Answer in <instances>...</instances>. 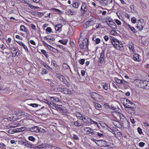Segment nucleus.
<instances>
[{
	"label": "nucleus",
	"mask_w": 149,
	"mask_h": 149,
	"mask_svg": "<svg viewBox=\"0 0 149 149\" xmlns=\"http://www.w3.org/2000/svg\"><path fill=\"white\" fill-rule=\"evenodd\" d=\"M135 85L137 87L149 89V82L143 81L139 79H136L134 81Z\"/></svg>",
	"instance_id": "nucleus-1"
},
{
	"label": "nucleus",
	"mask_w": 149,
	"mask_h": 149,
	"mask_svg": "<svg viewBox=\"0 0 149 149\" xmlns=\"http://www.w3.org/2000/svg\"><path fill=\"white\" fill-rule=\"evenodd\" d=\"M84 116L82 118L81 120H83V122L84 123H85L88 124H93L97 125L98 123L94 121L86 116Z\"/></svg>",
	"instance_id": "nucleus-2"
},
{
	"label": "nucleus",
	"mask_w": 149,
	"mask_h": 149,
	"mask_svg": "<svg viewBox=\"0 0 149 149\" xmlns=\"http://www.w3.org/2000/svg\"><path fill=\"white\" fill-rule=\"evenodd\" d=\"M9 50L12 54V56L15 57L17 55L18 51L17 48L14 47L12 45H9Z\"/></svg>",
	"instance_id": "nucleus-3"
},
{
	"label": "nucleus",
	"mask_w": 149,
	"mask_h": 149,
	"mask_svg": "<svg viewBox=\"0 0 149 149\" xmlns=\"http://www.w3.org/2000/svg\"><path fill=\"white\" fill-rule=\"evenodd\" d=\"M88 44V40L87 38L84 39L82 43L79 44L80 48L81 49H85L87 47Z\"/></svg>",
	"instance_id": "nucleus-4"
},
{
	"label": "nucleus",
	"mask_w": 149,
	"mask_h": 149,
	"mask_svg": "<svg viewBox=\"0 0 149 149\" xmlns=\"http://www.w3.org/2000/svg\"><path fill=\"white\" fill-rule=\"evenodd\" d=\"M86 134H91L93 136L94 131H95V129H93L89 127H84L83 128Z\"/></svg>",
	"instance_id": "nucleus-5"
},
{
	"label": "nucleus",
	"mask_w": 149,
	"mask_h": 149,
	"mask_svg": "<svg viewBox=\"0 0 149 149\" xmlns=\"http://www.w3.org/2000/svg\"><path fill=\"white\" fill-rule=\"evenodd\" d=\"M88 10V8L86 3L83 2L82 3V5L81 8V11L82 15H84L86 13Z\"/></svg>",
	"instance_id": "nucleus-6"
},
{
	"label": "nucleus",
	"mask_w": 149,
	"mask_h": 149,
	"mask_svg": "<svg viewBox=\"0 0 149 149\" xmlns=\"http://www.w3.org/2000/svg\"><path fill=\"white\" fill-rule=\"evenodd\" d=\"M73 123L75 127H78L81 126L84 127L85 125V123L82 121L79 120H77L76 121H74Z\"/></svg>",
	"instance_id": "nucleus-7"
},
{
	"label": "nucleus",
	"mask_w": 149,
	"mask_h": 149,
	"mask_svg": "<svg viewBox=\"0 0 149 149\" xmlns=\"http://www.w3.org/2000/svg\"><path fill=\"white\" fill-rule=\"evenodd\" d=\"M115 40H116L117 42V46H116V49L120 50H122L123 47L122 42L119 41L117 39H115Z\"/></svg>",
	"instance_id": "nucleus-8"
},
{
	"label": "nucleus",
	"mask_w": 149,
	"mask_h": 149,
	"mask_svg": "<svg viewBox=\"0 0 149 149\" xmlns=\"http://www.w3.org/2000/svg\"><path fill=\"white\" fill-rule=\"evenodd\" d=\"M39 128L38 126H34L30 128H28L27 130L32 132H39Z\"/></svg>",
	"instance_id": "nucleus-9"
},
{
	"label": "nucleus",
	"mask_w": 149,
	"mask_h": 149,
	"mask_svg": "<svg viewBox=\"0 0 149 149\" xmlns=\"http://www.w3.org/2000/svg\"><path fill=\"white\" fill-rule=\"evenodd\" d=\"M94 24V21L92 20H90L86 22L83 25V26L84 28H86L90 26L93 25Z\"/></svg>",
	"instance_id": "nucleus-10"
},
{
	"label": "nucleus",
	"mask_w": 149,
	"mask_h": 149,
	"mask_svg": "<svg viewBox=\"0 0 149 149\" xmlns=\"http://www.w3.org/2000/svg\"><path fill=\"white\" fill-rule=\"evenodd\" d=\"M105 58V53L104 51H103L101 53L99 58V62L102 63L104 60Z\"/></svg>",
	"instance_id": "nucleus-11"
},
{
	"label": "nucleus",
	"mask_w": 149,
	"mask_h": 149,
	"mask_svg": "<svg viewBox=\"0 0 149 149\" xmlns=\"http://www.w3.org/2000/svg\"><path fill=\"white\" fill-rule=\"evenodd\" d=\"M93 136L95 137H104V135L103 133H101L97 131V130L95 129V131H94Z\"/></svg>",
	"instance_id": "nucleus-12"
},
{
	"label": "nucleus",
	"mask_w": 149,
	"mask_h": 149,
	"mask_svg": "<svg viewBox=\"0 0 149 149\" xmlns=\"http://www.w3.org/2000/svg\"><path fill=\"white\" fill-rule=\"evenodd\" d=\"M128 47L130 49V51L132 52H135L134 48V44L132 42H130L129 44L128 45Z\"/></svg>",
	"instance_id": "nucleus-13"
},
{
	"label": "nucleus",
	"mask_w": 149,
	"mask_h": 149,
	"mask_svg": "<svg viewBox=\"0 0 149 149\" xmlns=\"http://www.w3.org/2000/svg\"><path fill=\"white\" fill-rule=\"evenodd\" d=\"M20 29L21 31L26 32L27 35H28L29 33L26 28L24 25H21Z\"/></svg>",
	"instance_id": "nucleus-14"
},
{
	"label": "nucleus",
	"mask_w": 149,
	"mask_h": 149,
	"mask_svg": "<svg viewBox=\"0 0 149 149\" xmlns=\"http://www.w3.org/2000/svg\"><path fill=\"white\" fill-rule=\"evenodd\" d=\"M55 107L56 109H57L58 111H59L62 113L63 112L64 109L63 108L62 106L56 104L55 106Z\"/></svg>",
	"instance_id": "nucleus-15"
},
{
	"label": "nucleus",
	"mask_w": 149,
	"mask_h": 149,
	"mask_svg": "<svg viewBox=\"0 0 149 149\" xmlns=\"http://www.w3.org/2000/svg\"><path fill=\"white\" fill-rule=\"evenodd\" d=\"M55 36L54 35H52L51 36H48L49 38L48 42L50 43L54 42L55 39Z\"/></svg>",
	"instance_id": "nucleus-16"
},
{
	"label": "nucleus",
	"mask_w": 149,
	"mask_h": 149,
	"mask_svg": "<svg viewBox=\"0 0 149 149\" xmlns=\"http://www.w3.org/2000/svg\"><path fill=\"white\" fill-rule=\"evenodd\" d=\"M107 24L108 26L113 29H114L116 27V24L113 20L112 21L110 22H109Z\"/></svg>",
	"instance_id": "nucleus-17"
},
{
	"label": "nucleus",
	"mask_w": 149,
	"mask_h": 149,
	"mask_svg": "<svg viewBox=\"0 0 149 149\" xmlns=\"http://www.w3.org/2000/svg\"><path fill=\"white\" fill-rule=\"evenodd\" d=\"M17 42L27 52L28 51V49L27 48V46L26 45H25L23 42H22L21 41H17Z\"/></svg>",
	"instance_id": "nucleus-18"
},
{
	"label": "nucleus",
	"mask_w": 149,
	"mask_h": 149,
	"mask_svg": "<svg viewBox=\"0 0 149 149\" xmlns=\"http://www.w3.org/2000/svg\"><path fill=\"white\" fill-rule=\"evenodd\" d=\"M62 25L61 24H58L57 25L55 26V30L58 32H60L61 31L62 27Z\"/></svg>",
	"instance_id": "nucleus-19"
},
{
	"label": "nucleus",
	"mask_w": 149,
	"mask_h": 149,
	"mask_svg": "<svg viewBox=\"0 0 149 149\" xmlns=\"http://www.w3.org/2000/svg\"><path fill=\"white\" fill-rule=\"evenodd\" d=\"M63 93L65 94L68 95L71 94L72 93V91H70L69 89L67 88H63Z\"/></svg>",
	"instance_id": "nucleus-20"
},
{
	"label": "nucleus",
	"mask_w": 149,
	"mask_h": 149,
	"mask_svg": "<svg viewBox=\"0 0 149 149\" xmlns=\"http://www.w3.org/2000/svg\"><path fill=\"white\" fill-rule=\"evenodd\" d=\"M58 79L62 82H63V84H65L66 81L65 78L63 75H60L58 77Z\"/></svg>",
	"instance_id": "nucleus-21"
},
{
	"label": "nucleus",
	"mask_w": 149,
	"mask_h": 149,
	"mask_svg": "<svg viewBox=\"0 0 149 149\" xmlns=\"http://www.w3.org/2000/svg\"><path fill=\"white\" fill-rule=\"evenodd\" d=\"M24 146H26L27 148H32L34 147V145L32 143H30V142H25V143H24Z\"/></svg>",
	"instance_id": "nucleus-22"
},
{
	"label": "nucleus",
	"mask_w": 149,
	"mask_h": 149,
	"mask_svg": "<svg viewBox=\"0 0 149 149\" xmlns=\"http://www.w3.org/2000/svg\"><path fill=\"white\" fill-rule=\"evenodd\" d=\"M140 55L138 54H136L132 57V59L135 61H138L139 59V58Z\"/></svg>",
	"instance_id": "nucleus-23"
},
{
	"label": "nucleus",
	"mask_w": 149,
	"mask_h": 149,
	"mask_svg": "<svg viewBox=\"0 0 149 149\" xmlns=\"http://www.w3.org/2000/svg\"><path fill=\"white\" fill-rule=\"evenodd\" d=\"M76 116L79 119L81 120L82 118L83 117L84 115H82L79 112H77L75 113Z\"/></svg>",
	"instance_id": "nucleus-24"
},
{
	"label": "nucleus",
	"mask_w": 149,
	"mask_h": 149,
	"mask_svg": "<svg viewBox=\"0 0 149 149\" xmlns=\"http://www.w3.org/2000/svg\"><path fill=\"white\" fill-rule=\"evenodd\" d=\"M99 95L97 93L95 92L92 93L91 95V97L94 99H95V98H96V97H98Z\"/></svg>",
	"instance_id": "nucleus-25"
},
{
	"label": "nucleus",
	"mask_w": 149,
	"mask_h": 149,
	"mask_svg": "<svg viewBox=\"0 0 149 149\" xmlns=\"http://www.w3.org/2000/svg\"><path fill=\"white\" fill-rule=\"evenodd\" d=\"M49 98L51 100V101L54 102H57L59 100L58 98L55 97H50Z\"/></svg>",
	"instance_id": "nucleus-26"
},
{
	"label": "nucleus",
	"mask_w": 149,
	"mask_h": 149,
	"mask_svg": "<svg viewBox=\"0 0 149 149\" xmlns=\"http://www.w3.org/2000/svg\"><path fill=\"white\" fill-rule=\"evenodd\" d=\"M48 46L49 47H48V48L51 51H52V52L55 53L58 52V50L54 48L53 47L51 46L50 45H48Z\"/></svg>",
	"instance_id": "nucleus-27"
},
{
	"label": "nucleus",
	"mask_w": 149,
	"mask_h": 149,
	"mask_svg": "<svg viewBox=\"0 0 149 149\" xmlns=\"http://www.w3.org/2000/svg\"><path fill=\"white\" fill-rule=\"evenodd\" d=\"M104 21H103V22H106L107 24L109 22H110L111 21L113 20L110 17H107L105 18H104Z\"/></svg>",
	"instance_id": "nucleus-28"
},
{
	"label": "nucleus",
	"mask_w": 149,
	"mask_h": 149,
	"mask_svg": "<svg viewBox=\"0 0 149 149\" xmlns=\"http://www.w3.org/2000/svg\"><path fill=\"white\" fill-rule=\"evenodd\" d=\"M116 40H114L113 39H111V42L112 44V45H113V47L116 48V46H117V42L116 41Z\"/></svg>",
	"instance_id": "nucleus-29"
},
{
	"label": "nucleus",
	"mask_w": 149,
	"mask_h": 149,
	"mask_svg": "<svg viewBox=\"0 0 149 149\" xmlns=\"http://www.w3.org/2000/svg\"><path fill=\"white\" fill-rule=\"evenodd\" d=\"M100 1H102L106 5H107L109 3H112V2L113 0H105L104 2H103L101 0H100Z\"/></svg>",
	"instance_id": "nucleus-30"
},
{
	"label": "nucleus",
	"mask_w": 149,
	"mask_h": 149,
	"mask_svg": "<svg viewBox=\"0 0 149 149\" xmlns=\"http://www.w3.org/2000/svg\"><path fill=\"white\" fill-rule=\"evenodd\" d=\"M92 39L93 41L95 42L97 44H98L100 42V40L99 38H96V37H94Z\"/></svg>",
	"instance_id": "nucleus-31"
},
{
	"label": "nucleus",
	"mask_w": 149,
	"mask_h": 149,
	"mask_svg": "<svg viewBox=\"0 0 149 149\" xmlns=\"http://www.w3.org/2000/svg\"><path fill=\"white\" fill-rule=\"evenodd\" d=\"M127 26L128 28H130V29L134 33H135V32H136V29H135V28L134 27L131 26L129 24H128Z\"/></svg>",
	"instance_id": "nucleus-32"
},
{
	"label": "nucleus",
	"mask_w": 149,
	"mask_h": 149,
	"mask_svg": "<svg viewBox=\"0 0 149 149\" xmlns=\"http://www.w3.org/2000/svg\"><path fill=\"white\" fill-rule=\"evenodd\" d=\"M79 4L78 2H74L73 3L72 6L73 7L76 8H78L79 7Z\"/></svg>",
	"instance_id": "nucleus-33"
},
{
	"label": "nucleus",
	"mask_w": 149,
	"mask_h": 149,
	"mask_svg": "<svg viewBox=\"0 0 149 149\" xmlns=\"http://www.w3.org/2000/svg\"><path fill=\"white\" fill-rule=\"evenodd\" d=\"M52 102V101H51V100L50 101H49L48 103H47V104L51 107H52V106H54L55 107V106L56 104L55 103H53Z\"/></svg>",
	"instance_id": "nucleus-34"
},
{
	"label": "nucleus",
	"mask_w": 149,
	"mask_h": 149,
	"mask_svg": "<svg viewBox=\"0 0 149 149\" xmlns=\"http://www.w3.org/2000/svg\"><path fill=\"white\" fill-rule=\"evenodd\" d=\"M103 88H104L105 90H107L108 88V85L107 84L105 83H104L103 84V85H102Z\"/></svg>",
	"instance_id": "nucleus-35"
},
{
	"label": "nucleus",
	"mask_w": 149,
	"mask_h": 149,
	"mask_svg": "<svg viewBox=\"0 0 149 149\" xmlns=\"http://www.w3.org/2000/svg\"><path fill=\"white\" fill-rule=\"evenodd\" d=\"M58 42L63 45H65L67 43L68 41L67 40H60Z\"/></svg>",
	"instance_id": "nucleus-36"
},
{
	"label": "nucleus",
	"mask_w": 149,
	"mask_h": 149,
	"mask_svg": "<svg viewBox=\"0 0 149 149\" xmlns=\"http://www.w3.org/2000/svg\"><path fill=\"white\" fill-rule=\"evenodd\" d=\"M94 106L96 107H97L98 108H101L102 106L101 105L99 104H98L96 102H94Z\"/></svg>",
	"instance_id": "nucleus-37"
},
{
	"label": "nucleus",
	"mask_w": 149,
	"mask_h": 149,
	"mask_svg": "<svg viewBox=\"0 0 149 149\" xmlns=\"http://www.w3.org/2000/svg\"><path fill=\"white\" fill-rule=\"evenodd\" d=\"M85 60L84 58L79 59L78 61L79 63L81 65H83L84 64L85 62Z\"/></svg>",
	"instance_id": "nucleus-38"
},
{
	"label": "nucleus",
	"mask_w": 149,
	"mask_h": 149,
	"mask_svg": "<svg viewBox=\"0 0 149 149\" xmlns=\"http://www.w3.org/2000/svg\"><path fill=\"white\" fill-rule=\"evenodd\" d=\"M124 101H126V102L127 103H128V104H130L131 105H134V103L131 102L129 100L127 99L124 98Z\"/></svg>",
	"instance_id": "nucleus-39"
},
{
	"label": "nucleus",
	"mask_w": 149,
	"mask_h": 149,
	"mask_svg": "<svg viewBox=\"0 0 149 149\" xmlns=\"http://www.w3.org/2000/svg\"><path fill=\"white\" fill-rule=\"evenodd\" d=\"M114 80L118 84H121V80L118 79L117 77L114 78Z\"/></svg>",
	"instance_id": "nucleus-40"
},
{
	"label": "nucleus",
	"mask_w": 149,
	"mask_h": 149,
	"mask_svg": "<svg viewBox=\"0 0 149 149\" xmlns=\"http://www.w3.org/2000/svg\"><path fill=\"white\" fill-rule=\"evenodd\" d=\"M51 10H52L53 11L55 12L56 13H61V11L58 9L55 8H52L51 9Z\"/></svg>",
	"instance_id": "nucleus-41"
},
{
	"label": "nucleus",
	"mask_w": 149,
	"mask_h": 149,
	"mask_svg": "<svg viewBox=\"0 0 149 149\" xmlns=\"http://www.w3.org/2000/svg\"><path fill=\"white\" fill-rule=\"evenodd\" d=\"M48 73V71H47V70L45 69H43L42 72H41V74H46Z\"/></svg>",
	"instance_id": "nucleus-42"
},
{
	"label": "nucleus",
	"mask_w": 149,
	"mask_h": 149,
	"mask_svg": "<svg viewBox=\"0 0 149 149\" xmlns=\"http://www.w3.org/2000/svg\"><path fill=\"white\" fill-rule=\"evenodd\" d=\"M63 68H65V69H68V68L70 69V67L66 63H64L63 64Z\"/></svg>",
	"instance_id": "nucleus-43"
},
{
	"label": "nucleus",
	"mask_w": 149,
	"mask_h": 149,
	"mask_svg": "<svg viewBox=\"0 0 149 149\" xmlns=\"http://www.w3.org/2000/svg\"><path fill=\"white\" fill-rule=\"evenodd\" d=\"M46 68H47V69H52V68H50V67L48 65H47L46 63H43L42 64Z\"/></svg>",
	"instance_id": "nucleus-44"
},
{
	"label": "nucleus",
	"mask_w": 149,
	"mask_h": 149,
	"mask_svg": "<svg viewBox=\"0 0 149 149\" xmlns=\"http://www.w3.org/2000/svg\"><path fill=\"white\" fill-rule=\"evenodd\" d=\"M29 139L31 141H34L35 140V139L33 136H30L29 137Z\"/></svg>",
	"instance_id": "nucleus-45"
},
{
	"label": "nucleus",
	"mask_w": 149,
	"mask_h": 149,
	"mask_svg": "<svg viewBox=\"0 0 149 149\" xmlns=\"http://www.w3.org/2000/svg\"><path fill=\"white\" fill-rule=\"evenodd\" d=\"M52 64L53 65L56 67H57L58 66L56 62L54 61H52Z\"/></svg>",
	"instance_id": "nucleus-46"
},
{
	"label": "nucleus",
	"mask_w": 149,
	"mask_h": 149,
	"mask_svg": "<svg viewBox=\"0 0 149 149\" xmlns=\"http://www.w3.org/2000/svg\"><path fill=\"white\" fill-rule=\"evenodd\" d=\"M45 147L44 144L40 145H39V149H43Z\"/></svg>",
	"instance_id": "nucleus-47"
},
{
	"label": "nucleus",
	"mask_w": 149,
	"mask_h": 149,
	"mask_svg": "<svg viewBox=\"0 0 149 149\" xmlns=\"http://www.w3.org/2000/svg\"><path fill=\"white\" fill-rule=\"evenodd\" d=\"M68 13L71 15H74L75 14L76 12L74 11L73 12L72 10H70L68 11Z\"/></svg>",
	"instance_id": "nucleus-48"
},
{
	"label": "nucleus",
	"mask_w": 149,
	"mask_h": 149,
	"mask_svg": "<svg viewBox=\"0 0 149 149\" xmlns=\"http://www.w3.org/2000/svg\"><path fill=\"white\" fill-rule=\"evenodd\" d=\"M37 15L38 17H41L42 16H43L44 14L43 13H41V12H38L37 13Z\"/></svg>",
	"instance_id": "nucleus-49"
},
{
	"label": "nucleus",
	"mask_w": 149,
	"mask_h": 149,
	"mask_svg": "<svg viewBox=\"0 0 149 149\" xmlns=\"http://www.w3.org/2000/svg\"><path fill=\"white\" fill-rule=\"evenodd\" d=\"M46 31L47 32L50 33L52 31V29L50 27H48L46 29Z\"/></svg>",
	"instance_id": "nucleus-50"
},
{
	"label": "nucleus",
	"mask_w": 149,
	"mask_h": 149,
	"mask_svg": "<svg viewBox=\"0 0 149 149\" xmlns=\"http://www.w3.org/2000/svg\"><path fill=\"white\" fill-rule=\"evenodd\" d=\"M41 51L42 54L46 56V57H47V54L46 51L44 49H41Z\"/></svg>",
	"instance_id": "nucleus-51"
},
{
	"label": "nucleus",
	"mask_w": 149,
	"mask_h": 149,
	"mask_svg": "<svg viewBox=\"0 0 149 149\" xmlns=\"http://www.w3.org/2000/svg\"><path fill=\"white\" fill-rule=\"evenodd\" d=\"M0 48L2 50H3L5 49V45L3 44H0Z\"/></svg>",
	"instance_id": "nucleus-52"
},
{
	"label": "nucleus",
	"mask_w": 149,
	"mask_h": 149,
	"mask_svg": "<svg viewBox=\"0 0 149 149\" xmlns=\"http://www.w3.org/2000/svg\"><path fill=\"white\" fill-rule=\"evenodd\" d=\"M137 28L140 31L143 28V26L141 25L140 26L137 25Z\"/></svg>",
	"instance_id": "nucleus-53"
},
{
	"label": "nucleus",
	"mask_w": 149,
	"mask_h": 149,
	"mask_svg": "<svg viewBox=\"0 0 149 149\" xmlns=\"http://www.w3.org/2000/svg\"><path fill=\"white\" fill-rule=\"evenodd\" d=\"M30 106H31L33 107H37L38 106V104H29Z\"/></svg>",
	"instance_id": "nucleus-54"
},
{
	"label": "nucleus",
	"mask_w": 149,
	"mask_h": 149,
	"mask_svg": "<svg viewBox=\"0 0 149 149\" xmlns=\"http://www.w3.org/2000/svg\"><path fill=\"white\" fill-rule=\"evenodd\" d=\"M30 26H31V27L34 30H35L36 29V26L34 24H31Z\"/></svg>",
	"instance_id": "nucleus-55"
},
{
	"label": "nucleus",
	"mask_w": 149,
	"mask_h": 149,
	"mask_svg": "<svg viewBox=\"0 0 149 149\" xmlns=\"http://www.w3.org/2000/svg\"><path fill=\"white\" fill-rule=\"evenodd\" d=\"M127 84V82L124 80H121V84Z\"/></svg>",
	"instance_id": "nucleus-56"
},
{
	"label": "nucleus",
	"mask_w": 149,
	"mask_h": 149,
	"mask_svg": "<svg viewBox=\"0 0 149 149\" xmlns=\"http://www.w3.org/2000/svg\"><path fill=\"white\" fill-rule=\"evenodd\" d=\"M39 132H41L42 133H45L46 132V131L44 130V129L42 128H39Z\"/></svg>",
	"instance_id": "nucleus-57"
},
{
	"label": "nucleus",
	"mask_w": 149,
	"mask_h": 149,
	"mask_svg": "<svg viewBox=\"0 0 149 149\" xmlns=\"http://www.w3.org/2000/svg\"><path fill=\"white\" fill-rule=\"evenodd\" d=\"M145 144V143L143 142H140L139 143V146L141 147H143L144 146Z\"/></svg>",
	"instance_id": "nucleus-58"
},
{
	"label": "nucleus",
	"mask_w": 149,
	"mask_h": 149,
	"mask_svg": "<svg viewBox=\"0 0 149 149\" xmlns=\"http://www.w3.org/2000/svg\"><path fill=\"white\" fill-rule=\"evenodd\" d=\"M137 130L139 134H141L142 133V129L140 127H138L137 128Z\"/></svg>",
	"instance_id": "nucleus-59"
},
{
	"label": "nucleus",
	"mask_w": 149,
	"mask_h": 149,
	"mask_svg": "<svg viewBox=\"0 0 149 149\" xmlns=\"http://www.w3.org/2000/svg\"><path fill=\"white\" fill-rule=\"evenodd\" d=\"M72 138L73 139L75 140H78L79 139V138L78 136L75 134L73 135Z\"/></svg>",
	"instance_id": "nucleus-60"
},
{
	"label": "nucleus",
	"mask_w": 149,
	"mask_h": 149,
	"mask_svg": "<svg viewBox=\"0 0 149 149\" xmlns=\"http://www.w3.org/2000/svg\"><path fill=\"white\" fill-rule=\"evenodd\" d=\"M111 34L113 35H115L117 34V32L113 30H111Z\"/></svg>",
	"instance_id": "nucleus-61"
},
{
	"label": "nucleus",
	"mask_w": 149,
	"mask_h": 149,
	"mask_svg": "<svg viewBox=\"0 0 149 149\" xmlns=\"http://www.w3.org/2000/svg\"><path fill=\"white\" fill-rule=\"evenodd\" d=\"M131 20L133 23H135L136 22V19L135 17H133L132 18Z\"/></svg>",
	"instance_id": "nucleus-62"
},
{
	"label": "nucleus",
	"mask_w": 149,
	"mask_h": 149,
	"mask_svg": "<svg viewBox=\"0 0 149 149\" xmlns=\"http://www.w3.org/2000/svg\"><path fill=\"white\" fill-rule=\"evenodd\" d=\"M104 39L105 41H107L109 40V38L108 36L105 35L104 37Z\"/></svg>",
	"instance_id": "nucleus-63"
},
{
	"label": "nucleus",
	"mask_w": 149,
	"mask_h": 149,
	"mask_svg": "<svg viewBox=\"0 0 149 149\" xmlns=\"http://www.w3.org/2000/svg\"><path fill=\"white\" fill-rule=\"evenodd\" d=\"M51 149H61L59 147L56 146H51Z\"/></svg>",
	"instance_id": "nucleus-64"
}]
</instances>
